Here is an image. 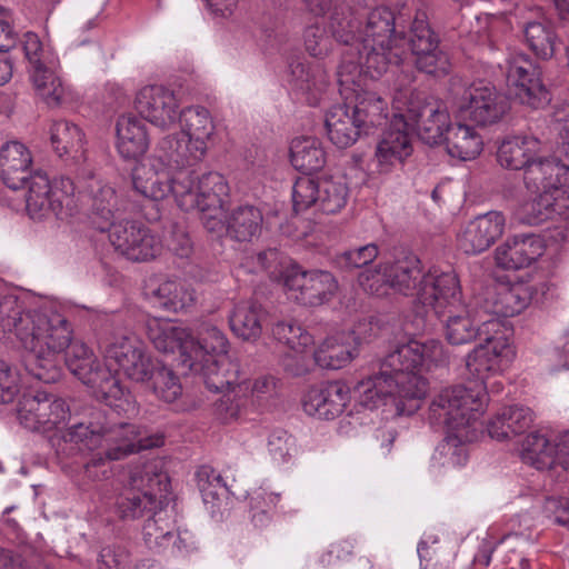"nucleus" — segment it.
<instances>
[{
  "instance_id": "nucleus-51",
  "label": "nucleus",
  "mask_w": 569,
  "mask_h": 569,
  "mask_svg": "<svg viewBox=\"0 0 569 569\" xmlns=\"http://www.w3.org/2000/svg\"><path fill=\"white\" fill-rule=\"evenodd\" d=\"M182 133L196 140L207 142L214 131V124L209 111L201 106H191L179 112Z\"/></svg>"
},
{
  "instance_id": "nucleus-2",
  "label": "nucleus",
  "mask_w": 569,
  "mask_h": 569,
  "mask_svg": "<svg viewBox=\"0 0 569 569\" xmlns=\"http://www.w3.org/2000/svg\"><path fill=\"white\" fill-rule=\"evenodd\" d=\"M0 330L13 333L28 351L24 370L34 379L53 383L60 378L58 358L72 343V329L57 312L26 311L14 296H0Z\"/></svg>"
},
{
  "instance_id": "nucleus-1",
  "label": "nucleus",
  "mask_w": 569,
  "mask_h": 569,
  "mask_svg": "<svg viewBox=\"0 0 569 569\" xmlns=\"http://www.w3.org/2000/svg\"><path fill=\"white\" fill-rule=\"evenodd\" d=\"M51 443L61 458L93 452L84 465V473L92 480H102L111 475L110 462L159 447L163 438L142 437L140 428L134 423L111 427L103 412L94 410L89 420L72 423L61 435L54 436Z\"/></svg>"
},
{
  "instance_id": "nucleus-52",
  "label": "nucleus",
  "mask_w": 569,
  "mask_h": 569,
  "mask_svg": "<svg viewBox=\"0 0 569 569\" xmlns=\"http://www.w3.org/2000/svg\"><path fill=\"white\" fill-rule=\"evenodd\" d=\"M152 296L162 308L174 312L190 307L194 301L193 291L174 280L161 282Z\"/></svg>"
},
{
  "instance_id": "nucleus-6",
  "label": "nucleus",
  "mask_w": 569,
  "mask_h": 569,
  "mask_svg": "<svg viewBox=\"0 0 569 569\" xmlns=\"http://www.w3.org/2000/svg\"><path fill=\"white\" fill-rule=\"evenodd\" d=\"M66 366L92 396L110 407H121L119 401L130 402V392L121 385L110 365H102L92 350L81 341H72L66 350Z\"/></svg>"
},
{
  "instance_id": "nucleus-61",
  "label": "nucleus",
  "mask_w": 569,
  "mask_h": 569,
  "mask_svg": "<svg viewBox=\"0 0 569 569\" xmlns=\"http://www.w3.org/2000/svg\"><path fill=\"white\" fill-rule=\"evenodd\" d=\"M161 250L159 239L152 234L149 228L142 227L137 234L130 250H126L122 254L126 259L134 262H143L156 258Z\"/></svg>"
},
{
  "instance_id": "nucleus-58",
  "label": "nucleus",
  "mask_w": 569,
  "mask_h": 569,
  "mask_svg": "<svg viewBox=\"0 0 569 569\" xmlns=\"http://www.w3.org/2000/svg\"><path fill=\"white\" fill-rule=\"evenodd\" d=\"M357 56L358 58L355 60L352 53L345 54L337 70V81L340 87V93L345 96V99H351V94L356 90H362L358 78L365 71V68L361 63L360 53H357Z\"/></svg>"
},
{
  "instance_id": "nucleus-37",
  "label": "nucleus",
  "mask_w": 569,
  "mask_h": 569,
  "mask_svg": "<svg viewBox=\"0 0 569 569\" xmlns=\"http://www.w3.org/2000/svg\"><path fill=\"white\" fill-rule=\"evenodd\" d=\"M357 356V349L351 342V337L339 333L326 338L313 353L315 362L329 370H338L346 367Z\"/></svg>"
},
{
  "instance_id": "nucleus-60",
  "label": "nucleus",
  "mask_w": 569,
  "mask_h": 569,
  "mask_svg": "<svg viewBox=\"0 0 569 569\" xmlns=\"http://www.w3.org/2000/svg\"><path fill=\"white\" fill-rule=\"evenodd\" d=\"M143 224L128 219L113 221L106 228L108 239L114 250L122 256L128 248L134 242L137 234L142 229Z\"/></svg>"
},
{
  "instance_id": "nucleus-57",
  "label": "nucleus",
  "mask_w": 569,
  "mask_h": 569,
  "mask_svg": "<svg viewBox=\"0 0 569 569\" xmlns=\"http://www.w3.org/2000/svg\"><path fill=\"white\" fill-rule=\"evenodd\" d=\"M188 134L179 132L163 137L158 143L160 159L179 170H187Z\"/></svg>"
},
{
  "instance_id": "nucleus-35",
  "label": "nucleus",
  "mask_w": 569,
  "mask_h": 569,
  "mask_svg": "<svg viewBox=\"0 0 569 569\" xmlns=\"http://www.w3.org/2000/svg\"><path fill=\"white\" fill-rule=\"evenodd\" d=\"M184 176V170L177 171L172 177L166 172L149 170L143 176L136 172L132 178L133 188L137 192L154 201L162 200L172 194L180 207L182 199L178 194V180Z\"/></svg>"
},
{
  "instance_id": "nucleus-8",
  "label": "nucleus",
  "mask_w": 569,
  "mask_h": 569,
  "mask_svg": "<svg viewBox=\"0 0 569 569\" xmlns=\"http://www.w3.org/2000/svg\"><path fill=\"white\" fill-rule=\"evenodd\" d=\"M452 92L458 117L480 127L499 122L509 110L507 98L490 84L453 86Z\"/></svg>"
},
{
  "instance_id": "nucleus-3",
  "label": "nucleus",
  "mask_w": 569,
  "mask_h": 569,
  "mask_svg": "<svg viewBox=\"0 0 569 569\" xmlns=\"http://www.w3.org/2000/svg\"><path fill=\"white\" fill-rule=\"evenodd\" d=\"M427 391L428 381L420 375V368H407L406 363L387 366V356L380 363V371L355 388L361 407L372 410L387 398H395L398 399L396 407L399 415L416 412Z\"/></svg>"
},
{
  "instance_id": "nucleus-13",
  "label": "nucleus",
  "mask_w": 569,
  "mask_h": 569,
  "mask_svg": "<svg viewBox=\"0 0 569 569\" xmlns=\"http://www.w3.org/2000/svg\"><path fill=\"white\" fill-rule=\"evenodd\" d=\"M18 419L31 431H49L69 416L66 401L47 390L23 393L18 403Z\"/></svg>"
},
{
  "instance_id": "nucleus-10",
  "label": "nucleus",
  "mask_w": 569,
  "mask_h": 569,
  "mask_svg": "<svg viewBox=\"0 0 569 569\" xmlns=\"http://www.w3.org/2000/svg\"><path fill=\"white\" fill-rule=\"evenodd\" d=\"M437 316L443 320L445 338L451 346H462L475 341L483 340L491 333H501V323L497 318H490L481 325L477 323L467 312L461 302L460 284L458 283V299L455 303H435L428 306Z\"/></svg>"
},
{
  "instance_id": "nucleus-55",
  "label": "nucleus",
  "mask_w": 569,
  "mask_h": 569,
  "mask_svg": "<svg viewBox=\"0 0 569 569\" xmlns=\"http://www.w3.org/2000/svg\"><path fill=\"white\" fill-rule=\"evenodd\" d=\"M318 208L328 214L339 212L347 203L348 187L331 178L319 179Z\"/></svg>"
},
{
  "instance_id": "nucleus-5",
  "label": "nucleus",
  "mask_w": 569,
  "mask_h": 569,
  "mask_svg": "<svg viewBox=\"0 0 569 569\" xmlns=\"http://www.w3.org/2000/svg\"><path fill=\"white\" fill-rule=\"evenodd\" d=\"M487 402L488 393L485 387H448L430 402L428 421L433 428L445 430L482 428L479 415L483 412Z\"/></svg>"
},
{
  "instance_id": "nucleus-29",
  "label": "nucleus",
  "mask_w": 569,
  "mask_h": 569,
  "mask_svg": "<svg viewBox=\"0 0 569 569\" xmlns=\"http://www.w3.org/2000/svg\"><path fill=\"white\" fill-rule=\"evenodd\" d=\"M530 13L532 17L521 22L526 43L538 58L548 60L555 54L557 36L540 9L531 10Z\"/></svg>"
},
{
  "instance_id": "nucleus-14",
  "label": "nucleus",
  "mask_w": 569,
  "mask_h": 569,
  "mask_svg": "<svg viewBox=\"0 0 569 569\" xmlns=\"http://www.w3.org/2000/svg\"><path fill=\"white\" fill-rule=\"evenodd\" d=\"M405 119L410 129L417 130L418 136L428 144L442 141L449 124V114L442 104L423 92H411Z\"/></svg>"
},
{
  "instance_id": "nucleus-11",
  "label": "nucleus",
  "mask_w": 569,
  "mask_h": 569,
  "mask_svg": "<svg viewBox=\"0 0 569 569\" xmlns=\"http://www.w3.org/2000/svg\"><path fill=\"white\" fill-rule=\"evenodd\" d=\"M507 84L521 104L539 109L549 103L550 94L541 79V68L526 53L517 52L506 60Z\"/></svg>"
},
{
  "instance_id": "nucleus-41",
  "label": "nucleus",
  "mask_w": 569,
  "mask_h": 569,
  "mask_svg": "<svg viewBox=\"0 0 569 569\" xmlns=\"http://www.w3.org/2000/svg\"><path fill=\"white\" fill-rule=\"evenodd\" d=\"M447 436L437 447L438 460L442 466L459 467L466 463L468 459L467 442H473L478 439L482 428L446 430Z\"/></svg>"
},
{
  "instance_id": "nucleus-4",
  "label": "nucleus",
  "mask_w": 569,
  "mask_h": 569,
  "mask_svg": "<svg viewBox=\"0 0 569 569\" xmlns=\"http://www.w3.org/2000/svg\"><path fill=\"white\" fill-rule=\"evenodd\" d=\"M382 278L396 292L416 297L425 307L455 303L458 299L457 276L453 272L422 273L421 262L415 254H406L388 264Z\"/></svg>"
},
{
  "instance_id": "nucleus-7",
  "label": "nucleus",
  "mask_w": 569,
  "mask_h": 569,
  "mask_svg": "<svg viewBox=\"0 0 569 569\" xmlns=\"http://www.w3.org/2000/svg\"><path fill=\"white\" fill-rule=\"evenodd\" d=\"M169 478L164 472L148 468L133 472L129 485L118 496L116 513L122 520H134L162 506L169 491Z\"/></svg>"
},
{
  "instance_id": "nucleus-20",
  "label": "nucleus",
  "mask_w": 569,
  "mask_h": 569,
  "mask_svg": "<svg viewBox=\"0 0 569 569\" xmlns=\"http://www.w3.org/2000/svg\"><path fill=\"white\" fill-rule=\"evenodd\" d=\"M505 222V217L499 211L476 217L458 234V247L467 254L486 251L503 233Z\"/></svg>"
},
{
  "instance_id": "nucleus-9",
  "label": "nucleus",
  "mask_w": 569,
  "mask_h": 569,
  "mask_svg": "<svg viewBox=\"0 0 569 569\" xmlns=\"http://www.w3.org/2000/svg\"><path fill=\"white\" fill-rule=\"evenodd\" d=\"M180 208L183 211H222L224 199L229 196V186L224 177L218 172H207L194 177L193 170H184L178 180Z\"/></svg>"
},
{
  "instance_id": "nucleus-23",
  "label": "nucleus",
  "mask_w": 569,
  "mask_h": 569,
  "mask_svg": "<svg viewBox=\"0 0 569 569\" xmlns=\"http://www.w3.org/2000/svg\"><path fill=\"white\" fill-rule=\"evenodd\" d=\"M406 363L407 368H428L448 363V355L441 341L429 339L425 342L410 340L408 343L398 345L387 355V366Z\"/></svg>"
},
{
  "instance_id": "nucleus-43",
  "label": "nucleus",
  "mask_w": 569,
  "mask_h": 569,
  "mask_svg": "<svg viewBox=\"0 0 569 569\" xmlns=\"http://www.w3.org/2000/svg\"><path fill=\"white\" fill-rule=\"evenodd\" d=\"M556 441L538 431L530 432L521 442L520 458L523 463L539 471L555 470Z\"/></svg>"
},
{
  "instance_id": "nucleus-26",
  "label": "nucleus",
  "mask_w": 569,
  "mask_h": 569,
  "mask_svg": "<svg viewBox=\"0 0 569 569\" xmlns=\"http://www.w3.org/2000/svg\"><path fill=\"white\" fill-rule=\"evenodd\" d=\"M349 100L352 103L350 111L363 134L367 136L372 129L387 123L388 102L376 92L365 89L356 90Z\"/></svg>"
},
{
  "instance_id": "nucleus-25",
  "label": "nucleus",
  "mask_w": 569,
  "mask_h": 569,
  "mask_svg": "<svg viewBox=\"0 0 569 569\" xmlns=\"http://www.w3.org/2000/svg\"><path fill=\"white\" fill-rule=\"evenodd\" d=\"M188 368L202 377L206 387L216 392L224 390L234 391L236 387L241 388L239 382V366L228 357L206 358V360L184 363Z\"/></svg>"
},
{
  "instance_id": "nucleus-54",
  "label": "nucleus",
  "mask_w": 569,
  "mask_h": 569,
  "mask_svg": "<svg viewBox=\"0 0 569 569\" xmlns=\"http://www.w3.org/2000/svg\"><path fill=\"white\" fill-rule=\"evenodd\" d=\"M74 182L67 177L56 179L51 183V201L53 202V214L57 218L73 216L78 212L79 196L76 197Z\"/></svg>"
},
{
  "instance_id": "nucleus-47",
  "label": "nucleus",
  "mask_w": 569,
  "mask_h": 569,
  "mask_svg": "<svg viewBox=\"0 0 569 569\" xmlns=\"http://www.w3.org/2000/svg\"><path fill=\"white\" fill-rule=\"evenodd\" d=\"M150 513L142 528L143 540L149 549L166 548L174 538V523L171 516L162 509V506Z\"/></svg>"
},
{
  "instance_id": "nucleus-32",
  "label": "nucleus",
  "mask_w": 569,
  "mask_h": 569,
  "mask_svg": "<svg viewBox=\"0 0 569 569\" xmlns=\"http://www.w3.org/2000/svg\"><path fill=\"white\" fill-rule=\"evenodd\" d=\"M325 126L330 141L341 149L352 146L363 134L347 103L330 108Z\"/></svg>"
},
{
  "instance_id": "nucleus-31",
  "label": "nucleus",
  "mask_w": 569,
  "mask_h": 569,
  "mask_svg": "<svg viewBox=\"0 0 569 569\" xmlns=\"http://www.w3.org/2000/svg\"><path fill=\"white\" fill-rule=\"evenodd\" d=\"M117 148L120 156L137 160L148 150L149 140L143 122L132 114H123L117 121Z\"/></svg>"
},
{
  "instance_id": "nucleus-62",
  "label": "nucleus",
  "mask_w": 569,
  "mask_h": 569,
  "mask_svg": "<svg viewBox=\"0 0 569 569\" xmlns=\"http://www.w3.org/2000/svg\"><path fill=\"white\" fill-rule=\"evenodd\" d=\"M142 350L143 348L136 339L123 336L107 347L106 359L108 362L113 361L124 371L140 357Z\"/></svg>"
},
{
  "instance_id": "nucleus-27",
  "label": "nucleus",
  "mask_w": 569,
  "mask_h": 569,
  "mask_svg": "<svg viewBox=\"0 0 569 569\" xmlns=\"http://www.w3.org/2000/svg\"><path fill=\"white\" fill-rule=\"evenodd\" d=\"M405 37L399 28L395 13L386 7L373 9L367 17L366 26L360 33L361 43H378L380 48L396 44Z\"/></svg>"
},
{
  "instance_id": "nucleus-16",
  "label": "nucleus",
  "mask_w": 569,
  "mask_h": 569,
  "mask_svg": "<svg viewBox=\"0 0 569 569\" xmlns=\"http://www.w3.org/2000/svg\"><path fill=\"white\" fill-rule=\"evenodd\" d=\"M80 202L90 208L91 221L97 230L106 232L119 216V198L112 186L90 177L79 191Z\"/></svg>"
},
{
  "instance_id": "nucleus-28",
  "label": "nucleus",
  "mask_w": 569,
  "mask_h": 569,
  "mask_svg": "<svg viewBox=\"0 0 569 569\" xmlns=\"http://www.w3.org/2000/svg\"><path fill=\"white\" fill-rule=\"evenodd\" d=\"M146 330L157 350L164 353L179 350L188 359L190 337L184 328L168 319L151 318L146 323Z\"/></svg>"
},
{
  "instance_id": "nucleus-36",
  "label": "nucleus",
  "mask_w": 569,
  "mask_h": 569,
  "mask_svg": "<svg viewBox=\"0 0 569 569\" xmlns=\"http://www.w3.org/2000/svg\"><path fill=\"white\" fill-rule=\"evenodd\" d=\"M264 316L260 303L251 300L241 301L234 306L229 316L230 329L238 338L254 341L262 333Z\"/></svg>"
},
{
  "instance_id": "nucleus-42",
  "label": "nucleus",
  "mask_w": 569,
  "mask_h": 569,
  "mask_svg": "<svg viewBox=\"0 0 569 569\" xmlns=\"http://www.w3.org/2000/svg\"><path fill=\"white\" fill-rule=\"evenodd\" d=\"M228 339L226 335L216 326L211 323H202L198 339L194 341L189 339V355L188 359H183V363L193 361L206 360L212 357H227Z\"/></svg>"
},
{
  "instance_id": "nucleus-64",
  "label": "nucleus",
  "mask_w": 569,
  "mask_h": 569,
  "mask_svg": "<svg viewBox=\"0 0 569 569\" xmlns=\"http://www.w3.org/2000/svg\"><path fill=\"white\" fill-rule=\"evenodd\" d=\"M380 250L377 243L371 242L355 249L346 250L336 257V263L341 269H358L373 262Z\"/></svg>"
},
{
  "instance_id": "nucleus-48",
  "label": "nucleus",
  "mask_w": 569,
  "mask_h": 569,
  "mask_svg": "<svg viewBox=\"0 0 569 569\" xmlns=\"http://www.w3.org/2000/svg\"><path fill=\"white\" fill-rule=\"evenodd\" d=\"M329 28L338 42L351 48L359 46V21L352 16L351 9L346 2H336L333 11L329 16Z\"/></svg>"
},
{
  "instance_id": "nucleus-38",
  "label": "nucleus",
  "mask_w": 569,
  "mask_h": 569,
  "mask_svg": "<svg viewBox=\"0 0 569 569\" xmlns=\"http://www.w3.org/2000/svg\"><path fill=\"white\" fill-rule=\"evenodd\" d=\"M563 169L551 158L536 157L523 170V182L530 192H549L555 187L561 186Z\"/></svg>"
},
{
  "instance_id": "nucleus-22",
  "label": "nucleus",
  "mask_w": 569,
  "mask_h": 569,
  "mask_svg": "<svg viewBox=\"0 0 569 569\" xmlns=\"http://www.w3.org/2000/svg\"><path fill=\"white\" fill-rule=\"evenodd\" d=\"M410 129L403 113L393 116L390 129L385 132L383 138L376 148L375 158L380 172L389 171L396 162H403L412 153L411 139L408 133Z\"/></svg>"
},
{
  "instance_id": "nucleus-30",
  "label": "nucleus",
  "mask_w": 569,
  "mask_h": 569,
  "mask_svg": "<svg viewBox=\"0 0 569 569\" xmlns=\"http://www.w3.org/2000/svg\"><path fill=\"white\" fill-rule=\"evenodd\" d=\"M533 422L532 411L523 406L501 408L488 422V435L492 439L507 440L525 432Z\"/></svg>"
},
{
  "instance_id": "nucleus-17",
  "label": "nucleus",
  "mask_w": 569,
  "mask_h": 569,
  "mask_svg": "<svg viewBox=\"0 0 569 569\" xmlns=\"http://www.w3.org/2000/svg\"><path fill=\"white\" fill-rule=\"evenodd\" d=\"M139 114L151 124L167 129L179 118V106L174 93L162 86L142 88L134 101Z\"/></svg>"
},
{
  "instance_id": "nucleus-56",
  "label": "nucleus",
  "mask_w": 569,
  "mask_h": 569,
  "mask_svg": "<svg viewBox=\"0 0 569 569\" xmlns=\"http://www.w3.org/2000/svg\"><path fill=\"white\" fill-rule=\"evenodd\" d=\"M147 382L154 395L166 402H173L182 392L178 376L161 362L156 365V370L153 369Z\"/></svg>"
},
{
  "instance_id": "nucleus-21",
  "label": "nucleus",
  "mask_w": 569,
  "mask_h": 569,
  "mask_svg": "<svg viewBox=\"0 0 569 569\" xmlns=\"http://www.w3.org/2000/svg\"><path fill=\"white\" fill-rule=\"evenodd\" d=\"M350 389L341 381H329L311 387L302 398L307 415L331 420L342 413L349 401Z\"/></svg>"
},
{
  "instance_id": "nucleus-19",
  "label": "nucleus",
  "mask_w": 569,
  "mask_h": 569,
  "mask_svg": "<svg viewBox=\"0 0 569 569\" xmlns=\"http://www.w3.org/2000/svg\"><path fill=\"white\" fill-rule=\"evenodd\" d=\"M546 250L543 238L535 233L516 234L497 247L495 260L505 270H519L535 263Z\"/></svg>"
},
{
  "instance_id": "nucleus-40",
  "label": "nucleus",
  "mask_w": 569,
  "mask_h": 569,
  "mask_svg": "<svg viewBox=\"0 0 569 569\" xmlns=\"http://www.w3.org/2000/svg\"><path fill=\"white\" fill-rule=\"evenodd\" d=\"M532 300V287L517 283L499 286L491 298L490 312L497 317H515L523 311Z\"/></svg>"
},
{
  "instance_id": "nucleus-18",
  "label": "nucleus",
  "mask_w": 569,
  "mask_h": 569,
  "mask_svg": "<svg viewBox=\"0 0 569 569\" xmlns=\"http://www.w3.org/2000/svg\"><path fill=\"white\" fill-rule=\"evenodd\" d=\"M483 341L485 343L476 346L466 357V369L475 379L472 389H487L486 381L501 370L500 357L507 348V340L500 333L486 336Z\"/></svg>"
},
{
  "instance_id": "nucleus-63",
  "label": "nucleus",
  "mask_w": 569,
  "mask_h": 569,
  "mask_svg": "<svg viewBox=\"0 0 569 569\" xmlns=\"http://www.w3.org/2000/svg\"><path fill=\"white\" fill-rule=\"evenodd\" d=\"M319 180L309 174L300 177L292 187V202L296 212L305 211L311 206L318 207Z\"/></svg>"
},
{
  "instance_id": "nucleus-50",
  "label": "nucleus",
  "mask_w": 569,
  "mask_h": 569,
  "mask_svg": "<svg viewBox=\"0 0 569 569\" xmlns=\"http://www.w3.org/2000/svg\"><path fill=\"white\" fill-rule=\"evenodd\" d=\"M50 141L59 157L81 150L83 133L81 129L67 120L53 121L50 127Z\"/></svg>"
},
{
  "instance_id": "nucleus-24",
  "label": "nucleus",
  "mask_w": 569,
  "mask_h": 569,
  "mask_svg": "<svg viewBox=\"0 0 569 569\" xmlns=\"http://www.w3.org/2000/svg\"><path fill=\"white\" fill-rule=\"evenodd\" d=\"M31 166V152L21 142L10 141L1 147L0 178L8 188L12 190L24 188L34 173Z\"/></svg>"
},
{
  "instance_id": "nucleus-33",
  "label": "nucleus",
  "mask_w": 569,
  "mask_h": 569,
  "mask_svg": "<svg viewBox=\"0 0 569 569\" xmlns=\"http://www.w3.org/2000/svg\"><path fill=\"white\" fill-rule=\"evenodd\" d=\"M540 140L533 136L507 137L499 146L497 159L503 168L525 170L540 151Z\"/></svg>"
},
{
  "instance_id": "nucleus-49",
  "label": "nucleus",
  "mask_w": 569,
  "mask_h": 569,
  "mask_svg": "<svg viewBox=\"0 0 569 569\" xmlns=\"http://www.w3.org/2000/svg\"><path fill=\"white\" fill-rule=\"evenodd\" d=\"M289 71L290 83L301 91H322L328 83V76L319 63L308 64L293 60Z\"/></svg>"
},
{
  "instance_id": "nucleus-44",
  "label": "nucleus",
  "mask_w": 569,
  "mask_h": 569,
  "mask_svg": "<svg viewBox=\"0 0 569 569\" xmlns=\"http://www.w3.org/2000/svg\"><path fill=\"white\" fill-rule=\"evenodd\" d=\"M290 161L295 169L310 174L323 168L326 152L317 138L299 137L291 141Z\"/></svg>"
},
{
  "instance_id": "nucleus-39",
  "label": "nucleus",
  "mask_w": 569,
  "mask_h": 569,
  "mask_svg": "<svg viewBox=\"0 0 569 569\" xmlns=\"http://www.w3.org/2000/svg\"><path fill=\"white\" fill-rule=\"evenodd\" d=\"M442 141L446 142L448 153L462 161L472 160L479 156L483 144L475 128L466 123L448 127Z\"/></svg>"
},
{
  "instance_id": "nucleus-46",
  "label": "nucleus",
  "mask_w": 569,
  "mask_h": 569,
  "mask_svg": "<svg viewBox=\"0 0 569 569\" xmlns=\"http://www.w3.org/2000/svg\"><path fill=\"white\" fill-rule=\"evenodd\" d=\"M26 187L28 188L26 209L32 219H42L49 213H53L51 182L44 172L34 171L31 179L27 181Z\"/></svg>"
},
{
  "instance_id": "nucleus-45",
  "label": "nucleus",
  "mask_w": 569,
  "mask_h": 569,
  "mask_svg": "<svg viewBox=\"0 0 569 569\" xmlns=\"http://www.w3.org/2000/svg\"><path fill=\"white\" fill-rule=\"evenodd\" d=\"M360 53L361 63L365 72L371 78H378L391 66H399L401 62L400 53L396 49V44H389L380 48L378 43H359L356 48Z\"/></svg>"
},
{
  "instance_id": "nucleus-59",
  "label": "nucleus",
  "mask_w": 569,
  "mask_h": 569,
  "mask_svg": "<svg viewBox=\"0 0 569 569\" xmlns=\"http://www.w3.org/2000/svg\"><path fill=\"white\" fill-rule=\"evenodd\" d=\"M272 336L292 351L305 349L313 342L312 336L296 321H279L272 328Z\"/></svg>"
},
{
  "instance_id": "nucleus-12",
  "label": "nucleus",
  "mask_w": 569,
  "mask_h": 569,
  "mask_svg": "<svg viewBox=\"0 0 569 569\" xmlns=\"http://www.w3.org/2000/svg\"><path fill=\"white\" fill-rule=\"evenodd\" d=\"M282 283L290 298L305 306H321L337 293L338 281L325 270H302L295 264L281 272Z\"/></svg>"
},
{
  "instance_id": "nucleus-34",
  "label": "nucleus",
  "mask_w": 569,
  "mask_h": 569,
  "mask_svg": "<svg viewBox=\"0 0 569 569\" xmlns=\"http://www.w3.org/2000/svg\"><path fill=\"white\" fill-rule=\"evenodd\" d=\"M263 214L251 203L238 204L227 214L226 234L236 241H251L261 232Z\"/></svg>"
},
{
  "instance_id": "nucleus-15",
  "label": "nucleus",
  "mask_w": 569,
  "mask_h": 569,
  "mask_svg": "<svg viewBox=\"0 0 569 569\" xmlns=\"http://www.w3.org/2000/svg\"><path fill=\"white\" fill-rule=\"evenodd\" d=\"M408 43L418 70L435 77L449 73L448 57L439 49V39L427 22L425 12L416 14L409 30Z\"/></svg>"
},
{
  "instance_id": "nucleus-53",
  "label": "nucleus",
  "mask_w": 569,
  "mask_h": 569,
  "mask_svg": "<svg viewBox=\"0 0 569 569\" xmlns=\"http://www.w3.org/2000/svg\"><path fill=\"white\" fill-rule=\"evenodd\" d=\"M38 96L50 108L61 106L67 98V92L61 79L50 69L44 68L30 74Z\"/></svg>"
}]
</instances>
